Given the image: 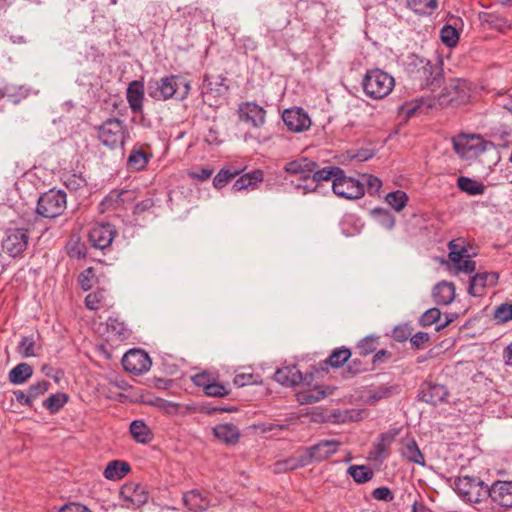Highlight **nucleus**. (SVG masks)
Segmentation results:
<instances>
[{"instance_id": "f257e3e1", "label": "nucleus", "mask_w": 512, "mask_h": 512, "mask_svg": "<svg viewBox=\"0 0 512 512\" xmlns=\"http://www.w3.org/2000/svg\"><path fill=\"white\" fill-rule=\"evenodd\" d=\"M405 70L420 88L435 91L442 83L443 70L441 66L416 54L407 57Z\"/></svg>"}, {"instance_id": "f03ea898", "label": "nucleus", "mask_w": 512, "mask_h": 512, "mask_svg": "<svg viewBox=\"0 0 512 512\" xmlns=\"http://www.w3.org/2000/svg\"><path fill=\"white\" fill-rule=\"evenodd\" d=\"M455 491L466 502L484 506L478 507L479 511L493 512V507L487 504L489 496V486L479 477L462 476L455 482Z\"/></svg>"}, {"instance_id": "7ed1b4c3", "label": "nucleus", "mask_w": 512, "mask_h": 512, "mask_svg": "<svg viewBox=\"0 0 512 512\" xmlns=\"http://www.w3.org/2000/svg\"><path fill=\"white\" fill-rule=\"evenodd\" d=\"M183 86L180 99H184L190 92L191 86L188 81L182 80L178 75L164 76L160 79H151L147 84L148 95L157 101L171 99Z\"/></svg>"}, {"instance_id": "20e7f679", "label": "nucleus", "mask_w": 512, "mask_h": 512, "mask_svg": "<svg viewBox=\"0 0 512 512\" xmlns=\"http://www.w3.org/2000/svg\"><path fill=\"white\" fill-rule=\"evenodd\" d=\"M98 139L110 149L123 148L130 138L128 128L123 120L112 117L105 120L98 128Z\"/></svg>"}, {"instance_id": "39448f33", "label": "nucleus", "mask_w": 512, "mask_h": 512, "mask_svg": "<svg viewBox=\"0 0 512 512\" xmlns=\"http://www.w3.org/2000/svg\"><path fill=\"white\" fill-rule=\"evenodd\" d=\"M364 93L372 99H383L388 96L395 86L394 78L380 69L366 72L363 82Z\"/></svg>"}, {"instance_id": "423d86ee", "label": "nucleus", "mask_w": 512, "mask_h": 512, "mask_svg": "<svg viewBox=\"0 0 512 512\" xmlns=\"http://www.w3.org/2000/svg\"><path fill=\"white\" fill-rule=\"evenodd\" d=\"M66 205V193L62 190L51 189L39 197L36 212L44 218L52 219L62 215Z\"/></svg>"}, {"instance_id": "0eeeda50", "label": "nucleus", "mask_w": 512, "mask_h": 512, "mask_svg": "<svg viewBox=\"0 0 512 512\" xmlns=\"http://www.w3.org/2000/svg\"><path fill=\"white\" fill-rule=\"evenodd\" d=\"M470 98L469 84L464 79H451L442 92L439 94L441 105H460L466 103Z\"/></svg>"}, {"instance_id": "6e6552de", "label": "nucleus", "mask_w": 512, "mask_h": 512, "mask_svg": "<svg viewBox=\"0 0 512 512\" xmlns=\"http://www.w3.org/2000/svg\"><path fill=\"white\" fill-rule=\"evenodd\" d=\"M332 190L338 197L348 200L360 199L365 194L364 184L355 178L346 176L342 168L341 174L334 179Z\"/></svg>"}, {"instance_id": "1a4fd4ad", "label": "nucleus", "mask_w": 512, "mask_h": 512, "mask_svg": "<svg viewBox=\"0 0 512 512\" xmlns=\"http://www.w3.org/2000/svg\"><path fill=\"white\" fill-rule=\"evenodd\" d=\"M29 232L24 228L8 229L2 240V249L9 256L15 258L27 249L29 243Z\"/></svg>"}, {"instance_id": "9d476101", "label": "nucleus", "mask_w": 512, "mask_h": 512, "mask_svg": "<svg viewBox=\"0 0 512 512\" xmlns=\"http://www.w3.org/2000/svg\"><path fill=\"white\" fill-rule=\"evenodd\" d=\"M120 497L126 508H139L147 503L149 493L145 486L139 483L129 482L121 487Z\"/></svg>"}, {"instance_id": "9b49d317", "label": "nucleus", "mask_w": 512, "mask_h": 512, "mask_svg": "<svg viewBox=\"0 0 512 512\" xmlns=\"http://www.w3.org/2000/svg\"><path fill=\"white\" fill-rule=\"evenodd\" d=\"M149 355L141 349H131L126 352L122 358L123 368L130 373L140 375L148 371L151 367Z\"/></svg>"}, {"instance_id": "f8f14e48", "label": "nucleus", "mask_w": 512, "mask_h": 512, "mask_svg": "<svg viewBox=\"0 0 512 512\" xmlns=\"http://www.w3.org/2000/svg\"><path fill=\"white\" fill-rule=\"evenodd\" d=\"M453 146L462 158L476 157L485 150L483 139L476 135H459L453 139Z\"/></svg>"}, {"instance_id": "ddd939ff", "label": "nucleus", "mask_w": 512, "mask_h": 512, "mask_svg": "<svg viewBox=\"0 0 512 512\" xmlns=\"http://www.w3.org/2000/svg\"><path fill=\"white\" fill-rule=\"evenodd\" d=\"M488 499L502 508H512V481H494L489 486Z\"/></svg>"}, {"instance_id": "4468645a", "label": "nucleus", "mask_w": 512, "mask_h": 512, "mask_svg": "<svg viewBox=\"0 0 512 512\" xmlns=\"http://www.w3.org/2000/svg\"><path fill=\"white\" fill-rule=\"evenodd\" d=\"M398 429H391L379 435L372 449L368 453V458L382 463L390 453V447L398 435Z\"/></svg>"}, {"instance_id": "2eb2a0df", "label": "nucleus", "mask_w": 512, "mask_h": 512, "mask_svg": "<svg viewBox=\"0 0 512 512\" xmlns=\"http://www.w3.org/2000/svg\"><path fill=\"white\" fill-rule=\"evenodd\" d=\"M238 114L241 121L252 127L259 128L265 123L266 111L255 102L241 103Z\"/></svg>"}, {"instance_id": "dca6fc26", "label": "nucleus", "mask_w": 512, "mask_h": 512, "mask_svg": "<svg viewBox=\"0 0 512 512\" xmlns=\"http://www.w3.org/2000/svg\"><path fill=\"white\" fill-rule=\"evenodd\" d=\"M282 119L287 128L293 132H302L311 126L309 115L299 107L284 110Z\"/></svg>"}, {"instance_id": "f3484780", "label": "nucleus", "mask_w": 512, "mask_h": 512, "mask_svg": "<svg viewBox=\"0 0 512 512\" xmlns=\"http://www.w3.org/2000/svg\"><path fill=\"white\" fill-rule=\"evenodd\" d=\"M448 395L449 392L444 385L425 381L420 387L418 398L422 402L435 406L439 403L445 402Z\"/></svg>"}, {"instance_id": "a211bd4d", "label": "nucleus", "mask_w": 512, "mask_h": 512, "mask_svg": "<svg viewBox=\"0 0 512 512\" xmlns=\"http://www.w3.org/2000/svg\"><path fill=\"white\" fill-rule=\"evenodd\" d=\"M340 446V442L337 440H321L317 444L306 449L305 456L308 463L311 464L313 461H324L331 455L335 454Z\"/></svg>"}, {"instance_id": "6ab92c4d", "label": "nucleus", "mask_w": 512, "mask_h": 512, "mask_svg": "<svg viewBox=\"0 0 512 512\" xmlns=\"http://www.w3.org/2000/svg\"><path fill=\"white\" fill-rule=\"evenodd\" d=\"M115 235L116 230L113 225L97 224L89 232V241L93 247L103 250L111 245Z\"/></svg>"}, {"instance_id": "aec40b11", "label": "nucleus", "mask_w": 512, "mask_h": 512, "mask_svg": "<svg viewBox=\"0 0 512 512\" xmlns=\"http://www.w3.org/2000/svg\"><path fill=\"white\" fill-rule=\"evenodd\" d=\"M183 503L190 512H203L211 505V501L207 494L198 489H193L184 493Z\"/></svg>"}, {"instance_id": "412c9836", "label": "nucleus", "mask_w": 512, "mask_h": 512, "mask_svg": "<svg viewBox=\"0 0 512 512\" xmlns=\"http://www.w3.org/2000/svg\"><path fill=\"white\" fill-rule=\"evenodd\" d=\"M498 281L496 273H477L475 274L469 284L468 293L474 297H480L484 294L486 286H494Z\"/></svg>"}, {"instance_id": "4be33fe9", "label": "nucleus", "mask_w": 512, "mask_h": 512, "mask_svg": "<svg viewBox=\"0 0 512 512\" xmlns=\"http://www.w3.org/2000/svg\"><path fill=\"white\" fill-rule=\"evenodd\" d=\"M126 98L131 111L134 114L143 111L144 85L141 81H132L127 88Z\"/></svg>"}, {"instance_id": "5701e85b", "label": "nucleus", "mask_w": 512, "mask_h": 512, "mask_svg": "<svg viewBox=\"0 0 512 512\" xmlns=\"http://www.w3.org/2000/svg\"><path fill=\"white\" fill-rule=\"evenodd\" d=\"M318 167L315 161L302 157L290 162L284 166V171L291 175H300L302 179L310 178L311 172Z\"/></svg>"}, {"instance_id": "b1692460", "label": "nucleus", "mask_w": 512, "mask_h": 512, "mask_svg": "<svg viewBox=\"0 0 512 512\" xmlns=\"http://www.w3.org/2000/svg\"><path fill=\"white\" fill-rule=\"evenodd\" d=\"M274 379L286 387H294L303 381V376L296 366H284L276 370Z\"/></svg>"}, {"instance_id": "393cba45", "label": "nucleus", "mask_w": 512, "mask_h": 512, "mask_svg": "<svg viewBox=\"0 0 512 512\" xmlns=\"http://www.w3.org/2000/svg\"><path fill=\"white\" fill-rule=\"evenodd\" d=\"M225 80L221 75H205L202 83L203 95L219 96L224 94L228 90V87L224 84Z\"/></svg>"}, {"instance_id": "a878e982", "label": "nucleus", "mask_w": 512, "mask_h": 512, "mask_svg": "<svg viewBox=\"0 0 512 512\" xmlns=\"http://www.w3.org/2000/svg\"><path fill=\"white\" fill-rule=\"evenodd\" d=\"M213 434L218 440L225 444H235L238 442L240 437L239 429L231 423H224L215 426L213 428Z\"/></svg>"}, {"instance_id": "bb28decb", "label": "nucleus", "mask_w": 512, "mask_h": 512, "mask_svg": "<svg viewBox=\"0 0 512 512\" xmlns=\"http://www.w3.org/2000/svg\"><path fill=\"white\" fill-rule=\"evenodd\" d=\"M433 299L438 305H448L455 298V286L453 283L441 282L433 289Z\"/></svg>"}, {"instance_id": "cd10ccee", "label": "nucleus", "mask_w": 512, "mask_h": 512, "mask_svg": "<svg viewBox=\"0 0 512 512\" xmlns=\"http://www.w3.org/2000/svg\"><path fill=\"white\" fill-rule=\"evenodd\" d=\"M107 332L108 337L112 341L119 342L126 340L131 334V331L123 321L112 317L107 320Z\"/></svg>"}, {"instance_id": "c85d7f7f", "label": "nucleus", "mask_w": 512, "mask_h": 512, "mask_svg": "<svg viewBox=\"0 0 512 512\" xmlns=\"http://www.w3.org/2000/svg\"><path fill=\"white\" fill-rule=\"evenodd\" d=\"M130 470V465L127 462L113 460L107 464L103 474L108 480H120L125 477Z\"/></svg>"}, {"instance_id": "c756f323", "label": "nucleus", "mask_w": 512, "mask_h": 512, "mask_svg": "<svg viewBox=\"0 0 512 512\" xmlns=\"http://www.w3.org/2000/svg\"><path fill=\"white\" fill-rule=\"evenodd\" d=\"M401 454L405 459L412 463L419 464L421 466L425 465V458L416 441L413 439L407 440L403 443Z\"/></svg>"}, {"instance_id": "7c9ffc66", "label": "nucleus", "mask_w": 512, "mask_h": 512, "mask_svg": "<svg viewBox=\"0 0 512 512\" xmlns=\"http://www.w3.org/2000/svg\"><path fill=\"white\" fill-rule=\"evenodd\" d=\"M33 375V368L28 363L22 362L16 365L8 374L12 384H23Z\"/></svg>"}, {"instance_id": "2f4dec72", "label": "nucleus", "mask_w": 512, "mask_h": 512, "mask_svg": "<svg viewBox=\"0 0 512 512\" xmlns=\"http://www.w3.org/2000/svg\"><path fill=\"white\" fill-rule=\"evenodd\" d=\"M129 430L136 442L148 443L152 438L151 431L143 420L132 421Z\"/></svg>"}, {"instance_id": "473e14b6", "label": "nucleus", "mask_w": 512, "mask_h": 512, "mask_svg": "<svg viewBox=\"0 0 512 512\" xmlns=\"http://www.w3.org/2000/svg\"><path fill=\"white\" fill-rule=\"evenodd\" d=\"M151 157V154L141 148H133L128 157V166L135 171H141L146 168Z\"/></svg>"}, {"instance_id": "72a5a7b5", "label": "nucleus", "mask_w": 512, "mask_h": 512, "mask_svg": "<svg viewBox=\"0 0 512 512\" xmlns=\"http://www.w3.org/2000/svg\"><path fill=\"white\" fill-rule=\"evenodd\" d=\"M481 23L487 24L489 28L504 31L510 27L507 19L497 13L483 12L479 14Z\"/></svg>"}, {"instance_id": "f704fd0d", "label": "nucleus", "mask_w": 512, "mask_h": 512, "mask_svg": "<svg viewBox=\"0 0 512 512\" xmlns=\"http://www.w3.org/2000/svg\"><path fill=\"white\" fill-rule=\"evenodd\" d=\"M309 465L308 460L305 456V453L300 455L299 457H289L283 461H278L274 465L275 472H285L290 470H295L299 467H304Z\"/></svg>"}, {"instance_id": "c9c22d12", "label": "nucleus", "mask_w": 512, "mask_h": 512, "mask_svg": "<svg viewBox=\"0 0 512 512\" xmlns=\"http://www.w3.org/2000/svg\"><path fill=\"white\" fill-rule=\"evenodd\" d=\"M338 174H341V168L336 166H327L322 169H319V166L311 172L310 178L313 182L318 183L321 181H332L334 183V179L338 177Z\"/></svg>"}, {"instance_id": "e433bc0d", "label": "nucleus", "mask_w": 512, "mask_h": 512, "mask_svg": "<svg viewBox=\"0 0 512 512\" xmlns=\"http://www.w3.org/2000/svg\"><path fill=\"white\" fill-rule=\"evenodd\" d=\"M263 180V173L261 170H256L252 173H247L243 176H241L239 179H237L233 185V189L235 191H241L243 189L253 187L257 183L262 182Z\"/></svg>"}, {"instance_id": "4c0bfd02", "label": "nucleus", "mask_w": 512, "mask_h": 512, "mask_svg": "<svg viewBox=\"0 0 512 512\" xmlns=\"http://www.w3.org/2000/svg\"><path fill=\"white\" fill-rule=\"evenodd\" d=\"M457 185L462 191L469 195H481L485 191L483 183L465 176L458 178Z\"/></svg>"}, {"instance_id": "58836bf2", "label": "nucleus", "mask_w": 512, "mask_h": 512, "mask_svg": "<svg viewBox=\"0 0 512 512\" xmlns=\"http://www.w3.org/2000/svg\"><path fill=\"white\" fill-rule=\"evenodd\" d=\"M448 248L449 259L452 263H457L468 256V250L464 246V241L461 238L451 240L448 244Z\"/></svg>"}, {"instance_id": "ea45409f", "label": "nucleus", "mask_w": 512, "mask_h": 512, "mask_svg": "<svg viewBox=\"0 0 512 512\" xmlns=\"http://www.w3.org/2000/svg\"><path fill=\"white\" fill-rule=\"evenodd\" d=\"M348 474L354 479L355 482L363 484L371 480L374 476V472L367 466L353 465L347 470Z\"/></svg>"}, {"instance_id": "a19ab883", "label": "nucleus", "mask_w": 512, "mask_h": 512, "mask_svg": "<svg viewBox=\"0 0 512 512\" xmlns=\"http://www.w3.org/2000/svg\"><path fill=\"white\" fill-rule=\"evenodd\" d=\"M351 357V351L348 348H338L332 351L330 356L325 360V364L333 368L341 367Z\"/></svg>"}, {"instance_id": "79ce46f5", "label": "nucleus", "mask_w": 512, "mask_h": 512, "mask_svg": "<svg viewBox=\"0 0 512 512\" xmlns=\"http://www.w3.org/2000/svg\"><path fill=\"white\" fill-rule=\"evenodd\" d=\"M68 399L65 393L52 394L43 402V406L51 414H55L68 402Z\"/></svg>"}, {"instance_id": "37998d69", "label": "nucleus", "mask_w": 512, "mask_h": 512, "mask_svg": "<svg viewBox=\"0 0 512 512\" xmlns=\"http://www.w3.org/2000/svg\"><path fill=\"white\" fill-rule=\"evenodd\" d=\"M407 5L418 14H429L438 6V0H406Z\"/></svg>"}, {"instance_id": "c03bdc74", "label": "nucleus", "mask_w": 512, "mask_h": 512, "mask_svg": "<svg viewBox=\"0 0 512 512\" xmlns=\"http://www.w3.org/2000/svg\"><path fill=\"white\" fill-rule=\"evenodd\" d=\"M326 393L323 390H303L297 393V401L301 405L316 403L325 398Z\"/></svg>"}, {"instance_id": "a18cd8bd", "label": "nucleus", "mask_w": 512, "mask_h": 512, "mask_svg": "<svg viewBox=\"0 0 512 512\" xmlns=\"http://www.w3.org/2000/svg\"><path fill=\"white\" fill-rule=\"evenodd\" d=\"M386 202L396 211H401L408 202L407 194L402 190L390 192L385 197Z\"/></svg>"}, {"instance_id": "49530a36", "label": "nucleus", "mask_w": 512, "mask_h": 512, "mask_svg": "<svg viewBox=\"0 0 512 512\" xmlns=\"http://www.w3.org/2000/svg\"><path fill=\"white\" fill-rule=\"evenodd\" d=\"M378 345V337L367 336L358 342L356 349L360 356L366 357L376 351Z\"/></svg>"}, {"instance_id": "de8ad7c7", "label": "nucleus", "mask_w": 512, "mask_h": 512, "mask_svg": "<svg viewBox=\"0 0 512 512\" xmlns=\"http://www.w3.org/2000/svg\"><path fill=\"white\" fill-rule=\"evenodd\" d=\"M36 347V341L34 339V336H24L21 338L19 345H18V352L22 355L24 358H29L36 356L35 352Z\"/></svg>"}, {"instance_id": "09e8293b", "label": "nucleus", "mask_w": 512, "mask_h": 512, "mask_svg": "<svg viewBox=\"0 0 512 512\" xmlns=\"http://www.w3.org/2000/svg\"><path fill=\"white\" fill-rule=\"evenodd\" d=\"M62 179L65 187L72 191H77L86 186V180L81 174L65 173Z\"/></svg>"}, {"instance_id": "8fccbe9b", "label": "nucleus", "mask_w": 512, "mask_h": 512, "mask_svg": "<svg viewBox=\"0 0 512 512\" xmlns=\"http://www.w3.org/2000/svg\"><path fill=\"white\" fill-rule=\"evenodd\" d=\"M440 36L442 42L449 47L455 46L459 40L458 31L450 25H445L441 29Z\"/></svg>"}, {"instance_id": "3c124183", "label": "nucleus", "mask_w": 512, "mask_h": 512, "mask_svg": "<svg viewBox=\"0 0 512 512\" xmlns=\"http://www.w3.org/2000/svg\"><path fill=\"white\" fill-rule=\"evenodd\" d=\"M204 393L211 397H224L230 393V389L227 385L210 382L208 385H205Z\"/></svg>"}, {"instance_id": "603ef678", "label": "nucleus", "mask_w": 512, "mask_h": 512, "mask_svg": "<svg viewBox=\"0 0 512 512\" xmlns=\"http://www.w3.org/2000/svg\"><path fill=\"white\" fill-rule=\"evenodd\" d=\"M67 254L71 258L82 259L86 256V247L79 240H70L66 245Z\"/></svg>"}, {"instance_id": "864d4df0", "label": "nucleus", "mask_w": 512, "mask_h": 512, "mask_svg": "<svg viewBox=\"0 0 512 512\" xmlns=\"http://www.w3.org/2000/svg\"><path fill=\"white\" fill-rule=\"evenodd\" d=\"M239 171H231L229 169H221L213 179V184L216 188H223L232 178H234Z\"/></svg>"}, {"instance_id": "5fc2aeb1", "label": "nucleus", "mask_w": 512, "mask_h": 512, "mask_svg": "<svg viewBox=\"0 0 512 512\" xmlns=\"http://www.w3.org/2000/svg\"><path fill=\"white\" fill-rule=\"evenodd\" d=\"M441 318V312L438 308H430L427 311H425L420 319L419 324L423 327L430 326L437 321H439Z\"/></svg>"}, {"instance_id": "6e6d98bb", "label": "nucleus", "mask_w": 512, "mask_h": 512, "mask_svg": "<svg viewBox=\"0 0 512 512\" xmlns=\"http://www.w3.org/2000/svg\"><path fill=\"white\" fill-rule=\"evenodd\" d=\"M372 214L376 217H379L381 224L387 228L392 229L395 224V219L393 215L384 208H375L372 210Z\"/></svg>"}, {"instance_id": "4d7b16f0", "label": "nucleus", "mask_w": 512, "mask_h": 512, "mask_svg": "<svg viewBox=\"0 0 512 512\" xmlns=\"http://www.w3.org/2000/svg\"><path fill=\"white\" fill-rule=\"evenodd\" d=\"M494 318L499 323H505L512 319V304L504 303L498 306L494 312Z\"/></svg>"}, {"instance_id": "13d9d810", "label": "nucleus", "mask_w": 512, "mask_h": 512, "mask_svg": "<svg viewBox=\"0 0 512 512\" xmlns=\"http://www.w3.org/2000/svg\"><path fill=\"white\" fill-rule=\"evenodd\" d=\"M412 335V328L408 324L396 326L392 331V338L397 342H405Z\"/></svg>"}, {"instance_id": "bf43d9fd", "label": "nucleus", "mask_w": 512, "mask_h": 512, "mask_svg": "<svg viewBox=\"0 0 512 512\" xmlns=\"http://www.w3.org/2000/svg\"><path fill=\"white\" fill-rule=\"evenodd\" d=\"M104 300V291L99 290L88 294L85 298V305L90 310H97L99 304Z\"/></svg>"}, {"instance_id": "052dcab7", "label": "nucleus", "mask_w": 512, "mask_h": 512, "mask_svg": "<svg viewBox=\"0 0 512 512\" xmlns=\"http://www.w3.org/2000/svg\"><path fill=\"white\" fill-rule=\"evenodd\" d=\"M362 178L365 181L370 195L377 193L381 189L382 181L378 177L371 174H363Z\"/></svg>"}, {"instance_id": "680f3d73", "label": "nucleus", "mask_w": 512, "mask_h": 512, "mask_svg": "<svg viewBox=\"0 0 512 512\" xmlns=\"http://www.w3.org/2000/svg\"><path fill=\"white\" fill-rule=\"evenodd\" d=\"M50 386V383L46 380H42L29 386L28 393L32 400L38 398L40 395L44 394Z\"/></svg>"}, {"instance_id": "e2e57ef3", "label": "nucleus", "mask_w": 512, "mask_h": 512, "mask_svg": "<svg viewBox=\"0 0 512 512\" xmlns=\"http://www.w3.org/2000/svg\"><path fill=\"white\" fill-rule=\"evenodd\" d=\"M372 497L385 502H391L394 499V495L388 487H378L374 489L372 491Z\"/></svg>"}, {"instance_id": "0e129e2a", "label": "nucleus", "mask_w": 512, "mask_h": 512, "mask_svg": "<svg viewBox=\"0 0 512 512\" xmlns=\"http://www.w3.org/2000/svg\"><path fill=\"white\" fill-rule=\"evenodd\" d=\"M94 276L93 268H87L79 275V284L84 291L92 287V278Z\"/></svg>"}, {"instance_id": "69168bd1", "label": "nucleus", "mask_w": 512, "mask_h": 512, "mask_svg": "<svg viewBox=\"0 0 512 512\" xmlns=\"http://www.w3.org/2000/svg\"><path fill=\"white\" fill-rule=\"evenodd\" d=\"M453 264L457 268L458 271H462L465 273H471L476 269V263H475V261L470 259L469 254L467 257H464L459 262L453 263Z\"/></svg>"}, {"instance_id": "338daca9", "label": "nucleus", "mask_w": 512, "mask_h": 512, "mask_svg": "<svg viewBox=\"0 0 512 512\" xmlns=\"http://www.w3.org/2000/svg\"><path fill=\"white\" fill-rule=\"evenodd\" d=\"M430 340V336L426 332H417L410 337V343L415 349H421L423 345Z\"/></svg>"}, {"instance_id": "774afa93", "label": "nucleus", "mask_w": 512, "mask_h": 512, "mask_svg": "<svg viewBox=\"0 0 512 512\" xmlns=\"http://www.w3.org/2000/svg\"><path fill=\"white\" fill-rule=\"evenodd\" d=\"M60 512H92L88 507L78 504V503H70L63 506Z\"/></svg>"}]
</instances>
